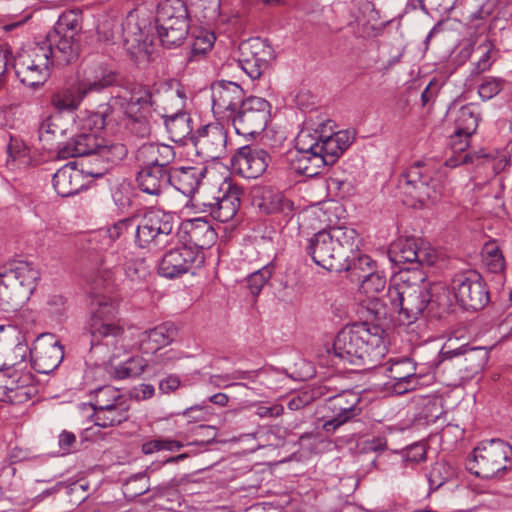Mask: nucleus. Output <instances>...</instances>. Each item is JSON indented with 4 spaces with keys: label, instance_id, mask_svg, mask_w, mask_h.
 I'll return each instance as SVG.
<instances>
[{
    "label": "nucleus",
    "instance_id": "4be33fe9",
    "mask_svg": "<svg viewBox=\"0 0 512 512\" xmlns=\"http://www.w3.org/2000/svg\"><path fill=\"white\" fill-rule=\"evenodd\" d=\"M270 161L271 157L265 149L249 144L237 149L231 164L237 174L247 179H256L266 171Z\"/></svg>",
    "mask_w": 512,
    "mask_h": 512
},
{
    "label": "nucleus",
    "instance_id": "6e6d98bb",
    "mask_svg": "<svg viewBox=\"0 0 512 512\" xmlns=\"http://www.w3.org/2000/svg\"><path fill=\"white\" fill-rule=\"evenodd\" d=\"M170 90H167L166 93L160 97V87L157 85H147L143 83H134L129 91L130 95L138 96L140 99L149 102V104H152L158 108H161L162 106L159 104V101L162 100L167 103L165 100V95Z\"/></svg>",
    "mask_w": 512,
    "mask_h": 512
},
{
    "label": "nucleus",
    "instance_id": "393cba45",
    "mask_svg": "<svg viewBox=\"0 0 512 512\" xmlns=\"http://www.w3.org/2000/svg\"><path fill=\"white\" fill-rule=\"evenodd\" d=\"M197 153L209 158L220 159L226 153L227 131L219 123H210L197 129L191 136Z\"/></svg>",
    "mask_w": 512,
    "mask_h": 512
},
{
    "label": "nucleus",
    "instance_id": "4c0bfd02",
    "mask_svg": "<svg viewBox=\"0 0 512 512\" xmlns=\"http://www.w3.org/2000/svg\"><path fill=\"white\" fill-rule=\"evenodd\" d=\"M3 273L8 278L7 282H12L16 287L23 288L27 296L33 291L35 282L40 277L39 271L32 263L24 260L11 262Z\"/></svg>",
    "mask_w": 512,
    "mask_h": 512
},
{
    "label": "nucleus",
    "instance_id": "b1692460",
    "mask_svg": "<svg viewBox=\"0 0 512 512\" xmlns=\"http://www.w3.org/2000/svg\"><path fill=\"white\" fill-rule=\"evenodd\" d=\"M34 369L41 374L54 371L64 358L63 345L53 335H41L29 350Z\"/></svg>",
    "mask_w": 512,
    "mask_h": 512
},
{
    "label": "nucleus",
    "instance_id": "1a4fd4ad",
    "mask_svg": "<svg viewBox=\"0 0 512 512\" xmlns=\"http://www.w3.org/2000/svg\"><path fill=\"white\" fill-rule=\"evenodd\" d=\"M50 66H62L54 49L46 42L36 44L27 57L15 61L14 69L20 82L28 87L42 86L50 76Z\"/></svg>",
    "mask_w": 512,
    "mask_h": 512
},
{
    "label": "nucleus",
    "instance_id": "aec40b11",
    "mask_svg": "<svg viewBox=\"0 0 512 512\" xmlns=\"http://www.w3.org/2000/svg\"><path fill=\"white\" fill-rule=\"evenodd\" d=\"M445 348L441 351L443 360H454L461 379H472L483 370L489 359V352L483 347L462 345L455 349Z\"/></svg>",
    "mask_w": 512,
    "mask_h": 512
},
{
    "label": "nucleus",
    "instance_id": "ea45409f",
    "mask_svg": "<svg viewBox=\"0 0 512 512\" xmlns=\"http://www.w3.org/2000/svg\"><path fill=\"white\" fill-rule=\"evenodd\" d=\"M130 401L126 397L114 405L93 412L94 424L101 428L115 427L127 422L130 418Z\"/></svg>",
    "mask_w": 512,
    "mask_h": 512
},
{
    "label": "nucleus",
    "instance_id": "cd10ccee",
    "mask_svg": "<svg viewBox=\"0 0 512 512\" xmlns=\"http://www.w3.org/2000/svg\"><path fill=\"white\" fill-rule=\"evenodd\" d=\"M480 121V112L473 104L460 107L454 117L455 131L450 145L454 150L462 151L469 145L470 137L475 133Z\"/></svg>",
    "mask_w": 512,
    "mask_h": 512
},
{
    "label": "nucleus",
    "instance_id": "f8f14e48",
    "mask_svg": "<svg viewBox=\"0 0 512 512\" xmlns=\"http://www.w3.org/2000/svg\"><path fill=\"white\" fill-rule=\"evenodd\" d=\"M34 375L21 366L0 368V401L23 404L37 393Z\"/></svg>",
    "mask_w": 512,
    "mask_h": 512
},
{
    "label": "nucleus",
    "instance_id": "49530a36",
    "mask_svg": "<svg viewBox=\"0 0 512 512\" xmlns=\"http://www.w3.org/2000/svg\"><path fill=\"white\" fill-rule=\"evenodd\" d=\"M6 166L10 170L19 169L28 165L30 161L29 148L23 140L10 136L6 145Z\"/></svg>",
    "mask_w": 512,
    "mask_h": 512
},
{
    "label": "nucleus",
    "instance_id": "6e6552de",
    "mask_svg": "<svg viewBox=\"0 0 512 512\" xmlns=\"http://www.w3.org/2000/svg\"><path fill=\"white\" fill-rule=\"evenodd\" d=\"M116 82V73L104 65L97 66L76 87L56 91L51 97L52 106L58 111H75L91 92H99Z\"/></svg>",
    "mask_w": 512,
    "mask_h": 512
},
{
    "label": "nucleus",
    "instance_id": "72a5a7b5",
    "mask_svg": "<svg viewBox=\"0 0 512 512\" xmlns=\"http://www.w3.org/2000/svg\"><path fill=\"white\" fill-rule=\"evenodd\" d=\"M176 153L174 147L162 143L143 144L137 153L138 160L143 161V165L157 167L163 170H172L170 164L174 161Z\"/></svg>",
    "mask_w": 512,
    "mask_h": 512
},
{
    "label": "nucleus",
    "instance_id": "f704fd0d",
    "mask_svg": "<svg viewBox=\"0 0 512 512\" xmlns=\"http://www.w3.org/2000/svg\"><path fill=\"white\" fill-rule=\"evenodd\" d=\"M170 170L143 165L137 173L139 189L148 195L160 197L169 186Z\"/></svg>",
    "mask_w": 512,
    "mask_h": 512
},
{
    "label": "nucleus",
    "instance_id": "603ef678",
    "mask_svg": "<svg viewBox=\"0 0 512 512\" xmlns=\"http://www.w3.org/2000/svg\"><path fill=\"white\" fill-rule=\"evenodd\" d=\"M375 266V261L368 255H359L353 259H350V255H348V260L344 262L343 270L348 271L353 280L360 281L365 274L373 271Z\"/></svg>",
    "mask_w": 512,
    "mask_h": 512
},
{
    "label": "nucleus",
    "instance_id": "864d4df0",
    "mask_svg": "<svg viewBox=\"0 0 512 512\" xmlns=\"http://www.w3.org/2000/svg\"><path fill=\"white\" fill-rule=\"evenodd\" d=\"M215 35L211 32L201 31L199 35L195 36L190 51L188 52V61H198L204 57L213 47Z\"/></svg>",
    "mask_w": 512,
    "mask_h": 512
},
{
    "label": "nucleus",
    "instance_id": "4d7b16f0",
    "mask_svg": "<svg viewBox=\"0 0 512 512\" xmlns=\"http://www.w3.org/2000/svg\"><path fill=\"white\" fill-rule=\"evenodd\" d=\"M95 156L96 155H91L88 157V159L81 163V168L78 170L83 175V178L85 176L101 178L108 172L110 168L109 164L115 163L103 157H98V160H96Z\"/></svg>",
    "mask_w": 512,
    "mask_h": 512
},
{
    "label": "nucleus",
    "instance_id": "0eeeda50",
    "mask_svg": "<svg viewBox=\"0 0 512 512\" xmlns=\"http://www.w3.org/2000/svg\"><path fill=\"white\" fill-rule=\"evenodd\" d=\"M58 153L62 158L96 155L112 162H119L127 155V148L122 143L111 142L95 131L81 132L68 141L58 142Z\"/></svg>",
    "mask_w": 512,
    "mask_h": 512
},
{
    "label": "nucleus",
    "instance_id": "13d9d810",
    "mask_svg": "<svg viewBox=\"0 0 512 512\" xmlns=\"http://www.w3.org/2000/svg\"><path fill=\"white\" fill-rule=\"evenodd\" d=\"M453 475L451 467L444 461H437L427 474L430 490L435 491L443 486Z\"/></svg>",
    "mask_w": 512,
    "mask_h": 512
},
{
    "label": "nucleus",
    "instance_id": "c85d7f7f",
    "mask_svg": "<svg viewBox=\"0 0 512 512\" xmlns=\"http://www.w3.org/2000/svg\"><path fill=\"white\" fill-rule=\"evenodd\" d=\"M387 371L389 384L397 394L414 390L418 384L415 363L409 358L393 362Z\"/></svg>",
    "mask_w": 512,
    "mask_h": 512
},
{
    "label": "nucleus",
    "instance_id": "0e129e2a",
    "mask_svg": "<svg viewBox=\"0 0 512 512\" xmlns=\"http://www.w3.org/2000/svg\"><path fill=\"white\" fill-rule=\"evenodd\" d=\"M217 436L216 428L209 425H198L192 430V439L188 440L186 445H196L205 447L215 441Z\"/></svg>",
    "mask_w": 512,
    "mask_h": 512
},
{
    "label": "nucleus",
    "instance_id": "473e14b6",
    "mask_svg": "<svg viewBox=\"0 0 512 512\" xmlns=\"http://www.w3.org/2000/svg\"><path fill=\"white\" fill-rule=\"evenodd\" d=\"M205 173L206 168L194 166L173 167L170 170L169 185L173 186L183 195L192 197L197 191Z\"/></svg>",
    "mask_w": 512,
    "mask_h": 512
},
{
    "label": "nucleus",
    "instance_id": "37998d69",
    "mask_svg": "<svg viewBox=\"0 0 512 512\" xmlns=\"http://www.w3.org/2000/svg\"><path fill=\"white\" fill-rule=\"evenodd\" d=\"M476 57L473 63L471 74L480 75L491 69L492 65L499 58V49L489 40H485L473 49Z\"/></svg>",
    "mask_w": 512,
    "mask_h": 512
},
{
    "label": "nucleus",
    "instance_id": "8fccbe9b",
    "mask_svg": "<svg viewBox=\"0 0 512 512\" xmlns=\"http://www.w3.org/2000/svg\"><path fill=\"white\" fill-rule=\"evenodd\" d=\"M325 166L327 165L323 159V155L319 153L299 154L294 162L295 171L309 178L320 174Z\"/></svg>",
    "mask_w": 512,
    "mask_h": 512
},
{
    "label": "nucleus",
    "instance_id": "052dcab7",
    "mask_svg": "<svg viewBox=\"0 0 512 512\" xmlns=\"http://www.w3.org/2000/svg\"><path fill=\"white\" fill-rule=\"evenodd\" d=\"M273 271L274 265L269 263L247 277V285L253 296L260 294L265 284L271 278Z\"/></svg>",
    "mask_w": 512,
    "mask_h": 512
},
{
    "label": "nucleus",
    "instance_id": "774afa93",
    "mask_svg": "<svg viewBox=\"0 0 512 512\" xmlns=\"http://www.w3.org/2000/svg\"><path fill=\"white\" fill-rule=\"evenodd\" d=\"M123 270L131 282H140L147 275V268L143 261L129 260L123 263Z\"/></svg>",
    "mask_w": 512,
    "mask_h": 512
},
{
    "label": "nucleus",
    "instance_id": "4468645a",
    "mask_svg": "<svg viewBox=\"0 0 512 512\" xmlns=\"http://www.w3.org/2000/svg\"><path fill=\"white\" fill-rule=\"evenodd\" d=\"M166 104L156 114L163 119L169 138L175 143H185L192 135L191 117L184 111L185 96L179 90L169 91L165 95Z\"/></svg>",
    "mask_w": 512,
    "mask_h": 512
},
{
    "label": "nucleus",
    "instance_id": "f257e3e1",
    "mask_svg": "<svg viewBox=\"0 0 512 512\" xmlns=\"http://www.w3.org/2000/svg\"><path fill=\"white\" fill-rule=\"evenodd\" d=\"M386 300L392 310L403 316L408 323L426 315L441 318L450 305L449 291L441 282H426V274L418 273L414 283L403 280L401 284L389 286Z\"/></svg>",
    "mask_w": 512,
    "mask_h": 512
},
{
    "label": "nucleus",
    "instance_id": "a878e982",
    "mask_svg": "<svg viewBox=\"0 0 512 512\" xmlns=\"http://www.w3.org/2000/svg\"><path fill=\"white\" fill-rule=\"evenodd\" d=\"M199 257V251L187 244L167 250L158 267L161 276L169 279L180 277L189 272Z\"/></svg>",
    "mask_w": 512,
    "mask_h": 512
},
{
    "label": "nucleus",
    "instance_id": "dca6fc26",
    "mask_svg": "<svg viewBox=\"0 0 512 512\" xmlns=\"http://www.w3.org/2000/svg\"><path fill=\"white\" fill-rule=\"evenodd\" d=\"M452 289L458 303L466 310H480L489 302V292L479 272L461 271L452 279Z\"/></svg>",
    "mask_w": 512,
    "mask_h": 512
},
{
    "label": "nucleus",
    "instance_id": "7c9ffc66",
    "mask_svg": "<svg viewBox=\"0 0 512 512\" xmlns=\"http://www.w3.org/2000/svg\"><path fill=\"white\" fill-rule=\"evenodd\" d=\"M178 335V329L172 322H164L139 335L140 349L144 353H155L171 344Z\"/></svg>",
    "mask_w": 512,
    "mask_h": 512
},
{
    "label": "nucleus",
    "instance_id": "c756f323",
    "mask_svg": "<svg viewBox=\"0 0 512 512\" xmlns=\"http://www.w3.org/2000/svg\"><path fill=\"white\" fill-rule=\"evenodd\" d=\"M253 204L265 214H291L293 203L282 192L271 187H261L254 191Z\"/></svg>",
    "mask_w": 512,
    "mask_h": 512
},
{
    "label": "nucleus",
    "instance_id": "2eb2a0df",
    "mask_svg": "<svg viewBox=\"0 0 512 512\" xmlns=\"http://www.w3.org/2000/svg\"><path fill=\"white\" fill-rule=\"evenodd\" d=\"M270 116V103L264 98L250 96L242 102L230 121L237 134L254 136L264 131Z\"/></svg>",
    "mask_w": 512,
    "mask_h": 512
},
{
    "label": "nucleus",
    "instance_id": "5fc2aeb1",
    "mask_svg": "<svg viewBox=\"0 0 512 512\" xmlns=\"http://www.w3.org/2000/svg\"><path fill=\"white\" fill-rule=\"evenodd\" d=\"M483 263L492 273H500L505 269V259L499 247L491 242L486 243L482 250Z\"/></svg>",
    "mask_w": 512,
    "mask_h": 512
},
{
    "label": "nucleus",
    "instance_id": "79ce46f5",
    "mask_svg": "<svg viewBox=\"0 0 512 512\" xmlns=\"http://www.w3.org/2000/svg\"><path fill=\"white\" fill-rule=\"evenodd\" d=\"M7 279L3 272L0 273V310L10 312L17 310L28 296L23 288L7 282Z\"/></svg>",
    "mask_w": 512,
    "mask_h": 512
},
{
    "label": "nucleus",
    "instance_id": "09e8293b",
    "mask_svg": "<svg viewBox=\"0 0 512 512\" xmlns=\"http://www.w3.org/2000/svg\"><path fill=\"white\" fill-rule=\"evenodd\" d=\"M322 137L323 130L309 128L302 129L295 139V148L297 153L300 155L319 153V151H321L320 145Z\"/></svg>",
    "mask_w": 512,
    "mask_h": 512
},
{
    "label": "nucleus",
    "instance_id": "3c124183",
    "mask_svg": "<svg viewBox=\"0 0 512 512\" xmlns=\"http://www.w3.org/2000/svg\"><path fill=\"white\" fill-rule=\"evenodd\" d=\"M328 231L330 235L333 236L338 248L343 249L346 255L358 250L359 236L355 229L349 227H333Z\"/></svg>",
    "mask_w": 512,
    "mask_h": 512
},
{
    "label": "nucleus",
    "instance_id": "a18cd8bd",
    "mask_svg": "<svg viewBox=\"0 0 512 512\" xmlns=\"http://www.w3.org/2000/svg\"><path fill=\"white\" fill-rule=\"evenodd\" d=\"M151 113L123 112V126L127 133L146 138L151 134Z\"/></svg>",
    "mask_w": 512,
    "mask_h": 512
},
{
    "label": "nucleus",
    "instance_id": "f3484780",
    "mask_svg": "<svg viewBox=\"0 0 512 512\" xmlns=\"http://www.w3.org/2000/svg\"><path fill=\"white\" fill-rule=\"evenodd\" d=\"M436 184L431 176V169L423 162H416L401 175L398 188L415 202L423 204L426 200L435 201L438 198Z\"/></svg>",
    "mask_w": 512,
    "mask_h": 512
},
{
    "label": "nucleus",
    "instance_id": "423d86ee",
    "mask_svg": "<svg viewBox=\"0 0 512 512\" xmlns=\"http://www.w3.org/2000/svg\"><path fill=\"white\" fill-rule=\"evenodd\" d=\"M91 349L105 346L116 349L123 341L125 330L118 318L117 304L110 298H97V308L93 311L88 323Z\"/></svg>",
    "mask_w": 512,
    "mask_h": 512
},
{
    "label": "nucleus",
    "instance_id": "a211bd4d",
    "mask_svg": "<svg viewBox=\"0 0 512 512\" xmlns=\"http://www.w3.org/2000/svg\"><path fill=\"white\" fill-rule=\"evenodd\" d=\"M306 251L316 265L329 271H342L344 262L348 260V255L338 248L333 236L326 229L313 235Z\"/></svg>",
    "mask_w": 512,
    "mask_h": 512
},
{
    "label": "nucleus",
    "instance_id": "c9c22d12",
    "mask_svg": "<svg viewBox=\"0 0 512 512\" xmlns=\"http://www.w3.org/2000/svg\"><path fill=\"white\" fill-rule=\"evenodd\" d=\"M52 183L56 193L61 197L75 195L87 185L78 168L71 164H66L57 170L53 175Z\"/></svg>",
    "mask_w": 512,
    "mask_h": 512
},
{
    "label": "nucleus",
    "instance_id": "6ab92c4d",
    "mask_svg": "<svg viewBox=\"0 0 512 512\" xmlns=\"http://www.w3.org/2000/svg\"><path fill=\"white\" fill-rule=\"evenodd\" d=\"M239 52L238 65L252 80L259 79L275 58L272 47L258 38L242 42Z\"/></svg>",
    "mask_w": 512,
    "mask_h": 512
},
{
    "label": "nucleus",
    "instance_id": "39448f33",
    "mask_svg": "<svg viewBox=\"0 0 512 512\" xmlns=\"http://www.w3.org/2000/svg\"><path fill=\"white\" fill-rule=\"evenodd\" d=\"M156 30L163 47H179L190 28L188 8L183 0H162L156 10Z\"/></svg>",
    "mask_w": 512,
    "mask_h": 512
},
{
    "label": "nucleus",
    "instance_id": "bf43d9fd",
    "mask_svg": "<svg viewBox=\"0 0 512 512\" xmlns=\"http://www.w3.org/2000/svg\"><path fill=\"white\" fill-rule=\"evenodd\" d=\"M138 216L136 214L119 219L106 228V234L111 241H116L132 231L136 232Z\"/></svg>",
    "mask_w": 512,
    "mask_h": 512
},
{
    "label": "nucleus",
    "instance_id": "bb28decb",
    "mask_svg": "<svg viewBox=\"0 0 512 512\" xmlns=\"http://www.w3.org/2000/svg\"><path fill=\"white\" fill-rule=\"evenodd\" d=\"M184 244L192 246L196 250L210 248L217 239L214 228L204 218L188 219L181 223L176 234Z\"/></svg>",
    "mask_w": 512,
    "mask_h": 512
},
{
    "label": "nucleus",
    "instance_id": "9d476101",
    "mask_svg": "<svg viewBox=\"0 0 512 512\" xmlns=\"http://www.w3.org/2000/svg\"><path fill=\"white\" fill-rule=\"evenodd\" d=\"M327 392H336L326 398L325 408L331 414L326 415L322 429L327 433H334L340 426L354 420L362 413L360 392L354 389H345L337 392L329 385L322 387Z\"/></svg>",
    "mask_w": 512,
    "mask_h": 512
},
{
    "label": "nucleus",
    "instance_id": "e433bc0d",
    "mask_svg": "<svg viewBox=\"0 0 512 512\" xmlns=\"http://www.w3.org/2000/svg\"><path fill=\"white\" fill-rule=\"evenodd\" d=\"M116 106H119L123 112L156 113V111H161V108L149 104V102L135 95H130L128 99L115 98L111 103L100 105L98 112L94 115V117L100 120L101 127L107 124V119L110 116L109 112L114 111Z\"/></svg>",
    "mask_w": 512,
    "mask_h": 512
},
{
    "label": "nucleus",
    "instance_id": "ddd939ff",
    "mask_svg": "<svg viewBox=\"0 0 512 512\" xmlns=\"http://www.w3.org/2000/svg\"><path fill=\"white\" fill-rule=\"evenodd\" d=\"M388 255L396 265H409L403 267V270H413L417 274L420 272L418 268L431 267L437 260L436 251L414 237L394 241L390 245Z\"/></svg>",
    "mask_w": 512,
    "mask_h": 512
},
{
    "label": "nucleus",
    "instance_id": "69168bd1",
    "mask_svg": "<svg viewBox=\"0 0 512 512\" xmlns=\"http://www.w3.org/2000/svg\"><path fill=\"white\" fill-rule=\"evenodd\" d=\"M505 83L499 77H485L478 87V94L482 100H490L503 90Z\"/></svg>",
    "mask_w": 512,
    "mask_h": 512
},
{
    "label": "nucleus",
    "instance_id": "5701e85b",
    "mask_svg": "<svg viewBox=\"0 0 512 512\" xmlns=\"http://www.w3.org/2000/svg\"><path fill=\"white\" fill-rule=\"evenodd\" d=\"M29 352L25 335L15 325H0V368L22 366Z\"/></svg>",
    "mask_w": 512,
    "mask_h": 512
},
{
    "label": "nucleus",
    "instance_id": "f03ea898",
    "mask_svg": "<svg viewBox=\"0 0 512 512\" xmlns=\"http://www.w3.org/2000/svg\"><path fill=\"white\" fill-rule=\"evenodd\" d=\"M383 330L368 323H355L341 329L333 341V354L340 362L363 369L380 364L387 353Z\"/></svg>",
    "mask_w": 512,
    "mask_h": 512
},
{
    "label": "nucleus",
    "instance_id": "7ed1b4c3",
    "mask_svg": "<svg viewBox=\"0 0 512 512\" xmlns=\"http://www.w3.org/2000/svg\"><path fill=\"white\" fill-rule=\"evenodd\" d=\"M83 14L80 9L64 11L44 42L54 49L55 58L61 65L75 62L81 50Z\"/></svg>",
    "mask_w": 512,
    "mask_h": 512
},
{
    "label": "nucleus",
    "instance_id": "9b49d317",
    "mask_svg": "<svg viewBox=\"0 0 512 512\" xmlns=\"http://www.w3.org/2000/svg\"><path fill=\"white\" fill-rule=\"evenodd\" d=\"M175 219L172 213L162 209L145 210L142 220L137 224L134 243L139 248L150 244H168L173 241Z\"/></svg>",
    "mask_w": 512,
    "mask_h": 512
},
{
    "label": "nucleus",
    "instance_id": "c03bdc74",
    "mask_svg": "<svg viewBox=\"0 0 512 512\" xmlns=\"http://www.w3.org/2000/svg\"><path fill=\"white\" fill-rule=\"evenodd\" d=\"M121 31V36L128 51H141L145 45V37L142 29L132 17H128L121 28L117 27L116 33Z\"/></svg>",
    "mask_w": 512,
    "mask_h": 512
},
{
    "label": "nucleus",
    "instance_id": "de8ad7c7",
    "mask_svg": "<svg viewBox=\"0 0 512 512\" xmlns=\"http://www.w3.org/2000/svg\"><path fill=\"white\" fill-rule=\"evenodd\" d=\"M90 396V406L92 407L93 412L100 411L101 409L114 405L116 402L126 398L125 395H122L118 389L111 385H104L94 389L91 391Z\"/></svg>",
    "mask_w": 512,
    "mask_h": 512
},
{
    "label": "nucleus",
    "instance_id": "58836bf2",
    "mask_svg": "<svg viewBox=\"0 0 512 512\" xmlns=\"http://www.w3.org/2000/svg\"><path fill=\"white\" fill-rule=\"evenodd\" d=\"M352 142L353 136L347 130L331 133L330 135L323 133L319 154L323 155L326 165H333Z\"/></svg>",
    "mask_w": 512,
    "mask_h": 512
},
{
    "label": "nucleus",
    "instance_id": "2f4dec72",
    "mask_svg": "<svg viewBox=\"0 0 512 512\" xmlns=\"http://www.w3.org/2000/svg\"><path fill=\"white\" fill-rule=\"evenodd\" d=\"M240 192L237 188L228 185L221 196L215 198V202L203 203L209 207V213L213 219L226 223L235 218L240 208Z\"/></svg>",
    "mask_w": 512,
    "mask_h": 512
},
{
    "label": "nucleus",
    "instance_id": "412c9836",
    "mask_svg": "<svg viewBox=\"0 0 512 512\" xmlns=\"http://www.w3.org/2000/svg\"><path fill=\"white\" fill-rule=\"evenodd\" d=\"M211 89L214 115L230 121L246 100L244 90L237 83L225 80L214 83Z\"/></svg>",
    "mask_w": 512,
    "mask_h": 512
},
{
    "label": "nucleus",
    "instance_id": "e2e57ef3",
    "mask_svg": "<svg viewBox=\"0 0 512 512\" xmlns=\"http://www.w3.org/2000/svg\"><path fill=\"white\" fill-rule=\"evenodd\" d=\"M451 149H452L453 155L450 156L445 161V166L450 167V168H455L461 164H468V163L479 164L481 159L487 157V155L484 154L482 151H477V152L471 153V152H465L466 148H464L462 151L454 150L452 147H451Z\"/></svg>",
    "mask_w": 512,
    "mask_h": 512
},
{
    "label": "nucleus",
    "instance_id": "a19ab883",
    "mask_svg": "<svg viewBox=\"0 0 512 512\" xmlns=\"http://www.w3.org/2000/svg\"><path fill=\"white\" fill-rule=\"evenodd\" d=\"M69 123L60 114L49 115L44 118L38 127L39 140L58 149V142H65Z\"/></svg>",
    "mask_w": 512,
    "mask_h": 512
},
{
    "label": "nucleus",
    "instance_id": "680f3d73",
    "mask_svg": "<svg viewBox=\"0 0 512 512\" xmlns=\"http://www.w3.org/2000/svg\"><path fill=\"white\" fill-rule=\"evenodd\" d=\"M360 290L368 296L381 292L386 286V277L377 271H370L360 279Z\"/></svg>",
    "mask_w": 512,
    "mask_h": 512
},
{
    "label": "nucleus",
    "instance_id": "338daca9",
    "mask_svg": "<svg viewBox=\"0 0 512 512\" xmlns=\"http://www.w3.org/2000/svg\"><path fill=\"white\" fill-rule=\"evenodd\" d=\"M46 312L57 322L62 321L66 312V299L61 295H52L46 303Z\"/></svg>",
    "mask_w": 512,
    "mask_h": 512
},
{
    "label": "nucleus",
    "instance_id": "20e7f679",
    "mask_svg": "<svg viewBox=\"0 0 512 512\" xmlns=\"http://www.w3.org/2000/svg\"><path fill=\"white\" fill-rule=\"evenodd\" d=\"M512 447L501 439L481 441L466 460V468L481 479L502 476L510 469Z\"/></svg>",
    "mask_w": 512,
    "mask_h": 512
}]
</instances>
